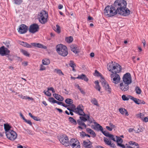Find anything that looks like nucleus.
<instances>
[{
	"label": "nucleus",
	"mask_w": 148,
	"mask_h": 148,
	"mask_svg": "<svg viewBox=\"0 0 148 148\" xmlns=\"http://www.w3.org/2000/svg\"><path fill=\"white\" fill-rule=\"evenodd\" d=\"M118 0H116L114 3L113 6L108 5L106 7L104 10V14L107 16L110 17L113 16L118 14V11L115 6L116 2H117Z\"/></svg>",
	"instance_id": "3"
},
{
	"label": "nucleus",
	"mask_w": 148,
	"mask_h": 148,
	"mask_svg": "<svg viewBox=\"0 0 148 148\" xmlns=\"http://www.w3.org/2000/svg\"><path fill=\"white\" fill-rule=\"evenodd\" d=\"M82 144L83 146L86 148H92V147L91 143L88 140H84Z\"/></svg>",
	"instance_id": "18"
},
{
	"label": "nucleus",
	"mask_w": 148,
	"mask_h": 148,
	"mask_svg": "<svg viewBox=\"0 0 148 148\" xmlns=\"http://www.w3.org/2000/svg\"><path fill=\"white\" fill-rule=\"evenodd\" d=\"M69 121L75 125H76L77 123L76 121L72 117H69Z\"/></svg>",
	"instance_id": "36"
},
{
	"label": "nucleus",
	"mask_w": 148,
	"mask_h": 148,
	"mask_svg": "<svg viewBox=\"0 0 148 148\" xmlns=\"http://www.w3.org/2000/svg\"><path fill=\"white\" fill-rule=\"evenodd\" d=\"M70 48L71 50L75 53L77 54L79 53V50L76 45H71L70 46Z\"/></svg>",
	"instance_id": "20"
},
{
	"label": "nucleus",
	"mask_w": 148,
	"mask_h": 148,
	"mask_svg": "<svg viewBox=\"0 0 148 148\" xmlns=\"http://www.w3.org/2000/svg\"><path fill=\"white\" fill-rule=\"evenodd\" d=\"M48 14L46 11L42 10L38 15V19L42 24L46 23L47 21Z\"/></svg>",
	"instance_id": "6"
},
{
	"label": "nucleus",
	"mask_w": 148,
	"mask_h": 148,
	"mask_svg": "<svg viewBox=\"0 0 148 148\" xmlns=\"http://www.w3.org/2000/svg\"><path fill=\"white\" fill-rule=\"evenodd\" d=\"M65 40L67 42L69 43L71 42L73 40V38L72 37L70 36L66 38Z\"/></svg>",
	"instance_id": "35"
},
{
	"label": "nucleus",
	"mask_w": 148,
	"mask_h": 148,
	"mask_svg": "<svg viewBox=\"0 0 148 148\" xmlns=\"http://www.w3.org/2000/svg\"><path fill=\"white\" fill-rule=\"evenodd\" d=\"M54 97L57 100L60 101H62L64 99V98L58 94L54 93L53 94Z\"/></svg>",
	"instance_id": "23"
},
{
	"label": "nucleus",
	"mask_w": 148,
	"mask_h": 148,
	"mask_svg": "<svg viewBox=\"0 0 148 148\" xmlns=\"http://www.w3.org/2000/svg\"><path fill=\"white\" fill-rule=\"evenodd\" d=\"M56 51L58 53L63 56H66L68 54L66 47L62 44H59L56 46Z\"/></svg>",
	"instance_id": "5"
},
{
	"label": "nucleus",
	"mask_w": 148,
	"mask_h": 148,
	"mask_svg": "<svg viewBox=\"0 0 148 148\" xmlns=\"http://www.w3.org/2000/svg\"><path fill=\"white\" fill-rule=\"evenodd\" d=\"M4 128L5 131V134L7 133V132H10V131L12 130L10 129L11 127L8 124H4Z\"/></svg>",
	"instance_id": "27"
},
{
	"label": "nucleus",
	"mask_w": 148,
	"mask_h": 148,
	"mask_svg": "<svg viewBox=\"0 0 148 148\" xmlns=\"http://www.w3.org/2000/svg\"><path fill=\"white\" fill-rule=\"evenodd\" d=\"M84 121H81V119H78L77 120V123L79 125L83 126L84 128H86V126Z\"/></svg>",
	"instance_id": "28"
},
{
	"label": "nucleus",
	"mask_w": 148,
	"mask_h": 148,
	"mask_svg": "<svg viewBox=\"0 0 148 148\" xmlns=\"http://www.w3.org/2000/svg\"><path fill=\"white\" fill-rule=\"evenodd\" d=\"M70 107L71 108V109H73L74 110H74H75V109H76L75 108V106L74 104H71L70 106Z\"/></svg>",
	"instance_id": "55"
},
{
	"label": "nucleus",
	"mask_w": 148,
	"mask_h": 148,
	"mask_svg": "<svg viewBox=\"0 0 148 148\" xmlns=\"http://www.w3.org/2000/svg\"><path fill=\"white\" fill-rule=\"evenodd\" d=\"M106 128L108 130L110 131H111L112 130V128L111 127H110L108 126H106Z\"/></svg>",
	"instance_id": "62"
},
{
	"label": "nucleus",
	"mask_w": 148,
	"mask_h": 148,
	"mask_svg": "<svg viewBox=\"0 0 148 148\" xmlns=\"http://www.w3.org/2000/svg\"><path fill=\"white\" fill-rule=\"evenodd\" d=\"M100 82L106 90L109 93H111V89L110 87L109 84L106 83L104 79L103 78H101Z\"/></svg>",
	"instance_id": "12"
},
{
	"label": "nucleus",
	"mask_w": 148,
	"mask_h": 148,
	"mask_svg": "<svg viewBox=\"0 0 148 148\" xmlns=\"http://www.w3.org/2000/svg\"><path fill=\"white\" fill-rule=\"evenodd\" d=\"M6 134L7 137L10 140L13 141L16 139L17 137V134L13 130L10 132H7Z\"/></svg>",
	"instance_id": "7"
},
{
	"label": "nucleus",
	"mask_w": 148,
	"mask_h": 148,
	"mask_svg": "<svg viewBox=\"0 0 148 148\" xmlns=\"http://www.w3.org/2000/svg\"><path fill=\"white\" fill-rule=\"evenodd\" d=\"M143 130L142 129V127L139 126L137 130L136 131H135V132L136 133H138L140 132H142L143 131Z\"/></svg>",
	"instance_id": "43"
},
{
	"label": "nucleus",
	"mask_w": 148,
	"mask_h": 148,
	"mask_svg": "<svg viewBox=\"0 0 148 148\" xmlns=\"http://www.w3.org/2000/svg\"><path fill=\"white\" fill-rule=\"evenodd\" d=\"M122 99L124 101H127L129 99V97H127L125 95H123L122 96Z\"/></svg>",
	"instance_id": "48"
},
{
	"label": "nucleus",
	"mask_w": 148,
	"mask_h": 148,
	"mask_svg": "<svg viewBox=\"0 0 148 148\" xmlns=\"http://www.w3.org/2000/svg\"><path fill=\"white\" fill-rule=\"evenodd\" d=\"M83 107L82 105H79L75 109V110L79 115L84 114L85 115V113L83 111Z\"/></svg>",
	"instance_id": "17"
},
{
	"label": "nucleus",
	"mask_w": 148,
	"mask_h": 148,
	"mask_svg": "<svg viewBox=\"0 0 148 148\" xmlns=\"http://www.w3.org/2000/svg\"><path fill=\"white\" fill-rule=\"evenodd\" d=\"M56 30H55L56 32L58 33H59L60 32V26L58 25H56Z\"/></svg>",
	"instance_id": "45"
},
{
	"label": "nucleus",
	"mask_w": 148,
	"mask_h": 148,
	"mask_svg": "<svg viewBox=\"0 0 148 148\" xmlns=\"http://www.w3.org/2000/svg\"><path fill=\"white\" fill-rule=\"evenodd\" d=\"M18 32L21 34H23L26 33L28 30V27L25 24H21L19 26Z\"/></svg>",
	"instance_id": "14"
},
{
	"label": "nucleus",
	"mask_w": 148,
	"mask_h": 148,
	"mask_svg": "<svg viewBox=\"0 0 148 148\" xmlns=\"http://www.w3.org/2000/svg\"><path fill=\"white\" fill-rule=\"evenodd\" d=\"M76 78L83 80L86 82H88V79L86 77V75L84 74L79 75L77 77H76Z\"/></svg>",
	"instance_id": "22"
},
{
	"label": "nucleus",
	"mask_w": 148,
	"mask_h": 148,
	"mask_svg": "<svg viewBox=\"0 0 148 148\" xmlns=\"http://www.w3.org/2000/svg\"><path fill=\"white\" fill-rule=\"evenodd\" d=\"M32 118L37 121H39L40 120L39 118L34 116H33Z\"/></svg>",
	"instance_id": "50"
},
{
	"label": "nucleus",
	"mask_w": 148,
	"mask_h": 148,
	"mask_svg": "<svg viewBox=\"0 0 148 148\" xmlns=\"http://www.w3.org/2000/svg\"><path fill=\"white\" fill-rule=\"evenodd\" d=\"M117 73H114L111 74L110 77L112 82L115 84L118 83L120 81L121 78Z\"/></svg>",
	"instance_id": "8"
},
{
	"label": "nucleus",
	"mask_w": 148,
	"mask_h": 148,
	"mask_svg": "<svg viewBox=\"0 0 148 148\" xmlns=\"http://www.w3.org/2000/svg\"><path fill=\"white\" fill-rule=\"evenodd\" d=\"M94 123L96 124V127L97 129L100 130L105 136L110 138L111 139L114 141H116L117 143L118 146L122 148H125V146L121 144L123 142V140L121 138L117 136H116V137L115 138L113 135L110 134L107 131H103V128L99 124L96 122Z\"/></svg>",
	"instance_id": "2"
},
{
	"label": "nucleus",
	"mask_w": 148,
	"mask_h": 148,
	"mask_svg": "<svg viewBox=\"0 0 148 148\" xmlns=\"http://www.w3.org/2000/svg\"><path fill=\"white\" fill-rule=\"evenodd\" d=\"M24 121L25 122H26V123H27L28 124H29L30 125H32V123L31 122V121L30 120H27L25 119L24 120Z\"/></svg>",
	"instance_id": "51"
},
{
	"label": "nucleus",
	"mask_w": 148,
	"mask_h": 148,
	"mask_svg": "<svg viewBox=\"0 0 148 148\" xmlns=\"http://www.w3.org/2000/svg\"><path fill=\"white\" fill-rule=\"evenodd\" d=\"M143 121L145 122H147L148 121V118L147 117H146L144 118L143 119Z\"/></svg>",
	"instance_id": "63"
},
{
	"label": "nucleus",
	"mask_w": 148,
	"mask_h": 148,
	"mask_svg": "<svg viewBox=\"0 0 148 148\" xmlns=\"http://www.w3.org/2000/svg\"><path fill=\"white\" fill-rule=\"evenodd\" d=\"M46 69L45 67L43 66L42 65H41L40 66V71H43L45 70Z\"/></svg>",
	"instance_id": "54"
},
{
	"label": "nucleus",
	"mask_w": 148,
	"mask_h": 148,
	"mask_svg": "<svg viewBox=\"0 0 148 148\" xmlns=\"http://www.w3.org/2000/svg\"><path fill=\"white\" fill-rule=\"evenodd\" d=\"M129 85L128 84H125L124 82H122L119 85L120 88L122 91H127L129 89Z\"/></svg>",
	"instance_id": "16"
},
{
	"label": "nucleus",
	"mask_w": 148,
	"mask_h": 148,
	"mask_svg": "<svg viewBox=\"0 0 148 148\" xmlns=\"http://www.w3.org/2000/svg\"><path fill=\"white\" fill-rule=\"evenodd\" d=\"M6 47L8 48H9L11 46L10 42L9 41H6L5 43Z\"/></svg>",
	"instance_id": "49"
},
{
	"label": "nucleus",
	"mask_w": 148,
	"mask_h": 148,
	"mask_svg": "<svg viewBox=\"0 0 148 148\" xmlns=\"http://www.w3.org/2000/svg\"><path fill=\"white\" fill-rule=\"evenodd\" d=\"M94 120V119L92 118H90V116H89V118L88 119V122L89 123H92Z\"/></svg>",
	"instance_id": "52"
},
{
	"label": "nucleus",
	"mask_w": 148,
	"mask_h": 148,
	"mask_svg": "<svg viewBox=\"0 0 148 148\" xmlns=\"http://www.w3.org/2000/svg\"><path fill=\"white\" fill-rule=\"evenodd\" d=\"M123 82L125 84H129L132 82L131 75L129 73H127L125 74L123 76Z\"/></svg>",
	"instance_id": "9"
},
{
	"label": "nucleus",
	"mask_w": 148,
	"mask_h": 148,
	"mask_svg": "<svg viewBox=\"0 0 148 148\" xmlns=\"http://www.w3.org/2000/svg\"><path fill=\"white\" fill-rule=\"evenodd\" d=\"M66 103L68 104H71L73 103V100L71 99H67L65 101Z\"/></svg>",
	"instance_id": "38"
},
{
	"label": "nucleus",
	"mask_w": 148,
	"mask_h": 148,
	"mask_svg": "<svg viewBox=\"0 0 148 148\" xmlns=\"http://www.w3.org/2000/svg\"><path fill=\"white\" fill-rule=\"evenodd\" d=\"M135 90L136 93L138 94H140L141 92V90L139 87L137 86L135 88Z\"/></svg>",
	"instance_id": "37"
},
{
	"label": "nucleus",
	"mask_w": 148,
	"mask_h": 148,
	"mask_svg": "<svg viewBox=\"0 0 148 148\" xmlns=\"http://www.w3.org/2000/svg\"><path fill=\"white\" fill-rule=\"evenodd\" d=\"M42 62L43 64L47 65L50 64V61L49 59L45 58L42 60Z\"/></svg>",
	"instance_id": "30"
},
{
	"label": "nucleus",
	"mask_w": 148,
	"mask_h": 148,
	"mask_svg": "<svg viewBox=\"0 0 148 148\" xmlns=\"http://www.w3.org/2000/svg\"><path fill=\"white\" fill-rule=\"evenodd\" d=\"M26 131L27 132V133L28 134H31V135L33 134V133H32V131L31 130H26Z\"/></svg>",
	"instance_id": "58"
},
{
	"label": "nucleus",
	"mask_w": 148,
	"mask_h": 148,
	"mask_svg": "<svg viewBox=\"0 0 148 148\" xmlns=\"http://www.w3.org/2000/svg\"><path fill=\"white\" fill-rule=\"evenodd\" d=\"M95 87L96 89L98 90L99 91H100L101 87L99 84V82L98 80L95 81Z\"/></svg>",
	"instance_id": "32"
},
{
	"label": "nucleus",
	"mask_w": 148,
	"mask_h": 148,
	"mask_svg": "<svg viewBox=\"0 0 148 148\" xmlns=\"http://www.w3.org/2000/svg\"><path fill=\"white\" fill-rule=\"evenodd\" d=\"M28 64V62H24L23 63H22V65L24 66H27Z\"/></svg>",
	"instance_id": "60"
},
{
	"label": "nucleus",
	"mask_w": 148,
	"mask_h": 148,
	"mask_svg": "<svg viewBox=\"0 0 148 148\" xmlns=\"http://www.w3.org/2000/svg\"><path fill=\"white\" fill-rule=\"evenodd\" d=\"M119 110L120 112L122 114H125L126 116H128L129 115L127 111L124 108H120L119 109Z\"/></svg>",
	"instance_id": "25"
},
{
	"label": "nucleus",
	"mask_w": 148,
	"mask_h": 148,
	"mask_svg": "<svg viewBox=\"0 0 148 148\" xmlns=\"http://www.w3.org/2000/svg\"><path fill=\"white\" fill-rule=\"evenodd\" d=\"M48 100L50 102H52L53 103H55L56 102L55 101H56L53 97L49 98L48 99Z\"/></svg>",
	"instance_id": "46"
},
{
	"label": "nucleus",
	"mask_w": 148,
	"mask_h": 148,
	"mask_svg": "<svg viewBox=\"0 0 148 148\" xmlns=\"http://www.w3.org/2000/svg\"><path fill=\"white\" fill-rule=\"evenodd\" d=\"M86 130V131L88 133H89L90 134H92L94 137L95 136H96L93 130H92L90 128H87Z\"/></svg>",
	"instance_id": "34"
},
{
	"label": "nucleus",
	"mask_w": 148,
	"mask_h": 148,
	"mask_svg": "<svg viewBox=\"0 0 148 148\" xmlns=\"http://www.w3.org/2000/svg\"><path fill=\"white\" fill-rule=\"evenodd\" d=\"M54 72L57 73L59 75H64L63 73L62 72L60 69H56L54 70Z\"/></svg>",
	"instance_id": "31"
},
{
	"label": "nucleus",
	"mask_w": 148,
	"mask_h": 148,
	"mask_svg": "<svg viewBox=\"0 0 148 148\" xmlns=\"http://www.w3.org/2000/svg\"><path fill=\"white\" fill-rule=\"evenodd\" d=\"M22 53L25 56H29V54L28 52L25 50H22L21 51Z\"/></svg>",
	"instance_id": "40"
},
{
	"label": "nucleus",
	"mask_w": 148,
	"mask_h": 148,
	"mask_svg": "<svg viewBox=\"0 0 148 148\" xmlns=\"http://www.w3.org/2000/svg\"><path fill=\"white\" fill-rule=\"evenodd\" d=\"M19 43L23 46L27 47V48H31L32 47V45H29L26 42H24L23 41H20Z\"/></svg>",
	"instance_id": "26"
},
{
	"label": "nucleus",
	"mask_w": 148,
	"mask_h": 148,
	"mask_svg": "<svg viewBox=\"0 0 148 148\" xmlns=\"http://www.w3.org/2000/svg\"><path fill=\"white\" fill-rule=\"evenodd\" d=\"M91 102L94 105L96 106H99L98 101L95 98H93L92 99H91Z\"/></svg>",
	"instance_id": "33"
},
{
	"label": "nucleus",
	"mask_w": 148,
	"mask_h": 148,
	"mask_svg": "<svg viewBox=\"0 0 148 148\" xmlns=\"http://www.w3.org/2000/svg\"><path fill=\"white\" fill-rule=\"evenodd\" d=\"M43 92L46 95L48 96H51V93L50 92H49L48 90L46 91H45V90H44L43 91Z\"/></svg>",
	"instance_id": "47"
},
{
	"label": "nucleus",
	"mask_w": 148,
	"mask_h": 148,
	"mask_svg": "<svg viewBox=\"0 0 148 148\" xmlns=\"http://www.w3.org/2000/svg\"><path fill=\"white\" fill-rule=\"evenodd\" d=\"M108 70L112 72L119 73L121 70V66L118 63L112 61L107 65Z\"/></svg>",
	"instance_id": "4"
},
{
	"label": "nucleus",
	"mask_w": 148,
	"mask_h": 148,
	"mask_svg": "<svg viewBox=\"0 0 148 148\" xmlns=\"http://www.w3.org/2000/svg\"><path fill=\"white\" fill-rule=\"evenodd\" d=\"M95 75L99 77L100 76L101 77V78H103L102 77V75L98 71H97V70H96L95 71Z\"/></svg>",
	"instance_id": "41"
},
{
	"label": "nucleus",
	"mask_w": 148,
	"mask_h": 148,
	"mask_svg": "<svg viewBox=\"0 0 148 148\" xmlns=\"http://www.w3.org/2000/svg\"><path fill=\"white\" fill-rule=\"evenodd\" d=\"M70 145L73 148H80V144L79 141L76 139L72 138L71 140Z\"/></svg>",
	"instance_id": "13"
},
{
	"label": "nucleus",
	"mask_w": 148,
	"mask_h": 148,
	"mask_svg": "<svg viewBox=\"0 0 148 148\" xmlns=\"http://www.w3.org/2000/svg\"><path fill=\"white\" fill-rule=\"evenodd\" d=\"M104 141L106 144L110 146L111 147L114 148L116 147L114 144L112 143L111 141L106 138H104Z\"/></svg>",
	"instance_id": "19"
},
{
	"label": "nucleus",
	"mask_w": 148,
	"mask_h": 148,
	"mask_svg": "<svg viewBox=\"0 0 148 148\" xmlns=\"http://www.w3.org/2000/svg\"><path fill=\"white\" fill-rule=\"evenodd\" d=\"M31 45L32 46L36 47L44 48V49L47 48L46 46H44L42 45L39 43H31Z\"/></svg>",
	"instance_id": "21"
},
{
	"label": "nucleus",
	"mask_w": 148,
	"mask_h": 148,
	"mask_svg": "<svg viewBox=\"0 0 148 148\" xmlns=\"http://www.w3.org/2000/svg\"><path fill=\"white\" fill-rule=\"evenodd\" d=\"M18 96L20 98H21L23 99H26V96H24L21 94L18 95Z\"/></svg>",
	"instance_id": "56"
},
{
	"label": "nucleus",
	"mask_w": 148,
	"mask_h": 148,
	"mask_svg": "<svg viewBox=\"0 0 148 148\" xmlns=\"http://www.w3.org/2000/svg\"><path fill=\"white\" fill-rule=\"evenodd\" d=\"M47 90H48V91L51 90L53 93H54L55 92L54 88L52 87L48 88Z\"/></svg>",
	"instance_id": "53"
},
{
	"label": "nucleus",
	"mask_w": 148,
	"mask_h": 148,
	"mask_svg": "<svg viewBox=\"0 0 148 148\" xmlns=\"http://www.w3.org/2000/svg\"><path fill=\"white\" fill-rule=\"evenodd\" d=\"M59 141L63 145L66 147L70 145L71 140L69 142V141L68 138L67 136L61 138L59 139Z\"/></svg>",
	"instance_id": "11"
},
{
	"label": "nucleus",
	"mask_w": 148,
	"mask_h": 148,
	"mask_svg": "<svg viewBox=\"0 0 148 148\" xmlns=\"http://www.w3.org/2000/svg\"><path fill=\"white\" fill-rule=\"evenodd\" d=\"M69 65L71 67H74L76 66V65L74 62L72 60H71L69 64Z\"/></svg>",
	"instance_id": "44"
},
{
	"label": "nucleus",
	"mask_w": 148,
	"mask_h": 148,
	"mask_svg": "<svg viewBox=\"0 0 148 148\" xmlns=\"http://www.w3.org/2000/svg\"><path fill=\"white\" fill-rule=\"evenodd\" d=\"M129 99H130L134 101V100H135V99H136V98H134L133 97L129 95L128 96Z\"/></svg>",
	"instance_id": "61"
},
{
	"label": "nucleus",
	"mask_w": 148,
	"mask_h": 148,
	"mask_svg": "<svg viewBox=\"0 0 148 148\" xmlns=\"http://www.w3.org/2000/svg\"><path fill=\"white\" fill-rule=\"evenodd\" d=\"M82 116H80L79 119H81V121H82L84 122H86L88 121V119L89 118V115L88 114H85V115L83 114L81 115Z\"/></svg>",
	"instance_id": "24"
},
{
	"label": "nucleus",
	"mask_w": 148,
	"mask_h": 148,
	"mask_svg": "<svg viewBox=\"0 0 148 148\" xmlns=\"http://www.w3.org/2000/svg\"><path fill=\"white\" fill-rule=\"evenodd\" d=\"M39 29L38 25L37 24L34 23L30 25L29 28V32L32 34L38 32Z\"/></svg>",
	"instance_id": "10"
},
{
	"label": "nucleus",
	"mask_w": 148,
	"mask_h": 148,
	"mask_svg": "<svg viewBox=\"0 0 148 148\" xmlns=\"http://www.w3.org/2000/svg\"><path fill=\"white\" fill-rule=\"evenodd\" d=\"M83 95H84L85 94V92L81 88L79 89Z\"/></svg>",
	"instance_id": "59"
},
{
	"label": "nucleus",
	"mask_w": 148,
	"mask_h": 148,
	"mask_svg": "<svg viewBox=\"0 0 148 148\" xmlns=\"http://www.w3.org/2000/svg\"><path fill=\"white\" fill-rule=\"evenodd\" d=\"M129 143L130 145H135V146H137V148H138L139 147V146L138 145V143H136L135 142H133L132 141H130L129 142Z\"/></svg>",
	"instance_id": "39"
},
{
	"label": "nucleus",
	"mask_w": 148,
	"mask_h": 148,
	"mask_svg": "<svg viewBox=\"0 0 148 148\" xmlns=\"http://www.w3.org/2000/svg\"><path fill=\"white\" fill-rule=\"evenodd\" d=\"M10 51L7 48L3 46L0 47V55L3 56L4 55H8Z\"/></svg>",
	"instance_id": "15"
},
{
	"label": "nucleus",
	"mask_w": 148,
	"mask_h": 148,
	"mask_svg": "<svg viewBox=\"0 0 148 148\" xmlns=\"http://www.w3.org/2000/svg\"><path fill=\"white\" fill-rule=\"evenodd\" d=\"M14 3L17 5L21 4L22 2V0H14Z\"/></svg>",
	"instance_id": "42"
},
{
	"label": "nucleus",
	"mask_w": 148,
	"mask_h": 148,
	"mask_svg": "<svg viewBox=\"0 0 148 148\" xmlns=\"http://www.w3.org/2000/svg\"><path fill=\"white\" fill-rule=\"evenodd\" d=\"M115 6L118 11V14L124 16H128L130 14V10L126 8L127 3L124 0H118L115 3Z\"/></svg>",
	"instance_id": "1"
},
{
	"label": "nucleus",
	"mask_w": 148,
	"mask_h": 148,
	"mask_svg": "<svg viewBox=\"0 0 148 148\" xmlns=\"http://www.w3.org/2000/svg\"><path fill=\"white\" fill-rule=\"evenodd\" d=\"M133 131H135V130L133 128H130L128 130V131L129 132H131Z\"/></svg>",
	"instance_id": "64"
},
{
	"label": "nucleus",
	"mask_w": 148,
	"mask_h": 148,
	"mask_svg": "<svg viewBox=\"0 0 148 148\" xmlns=\"http://www.w3.org/2000/svg\"><path fill=\"white\" fill-rule=\"evenodd\" d=\"M134 101L135 102V103L138 104H144L145 103V102L137 98L135 99V100H134Z\"/></svg>",
	"instance_id": "29"
},
{
	"label": "nucleus",
	"mask_w": 148,
	"mask_h": 148,
	"mask_svg": "<svg viewBox=\"0 0 148 148\" xmlns=\"http://www.w3.org/2000/svg\"><path fill=\"white\" fill-rule=\"evenodd\" d=\"M86 134L84 132H82L80 134V136L82 137H83L86 136Z\"/></svg>",
	"instance_id": "57"
}]
</instances>
